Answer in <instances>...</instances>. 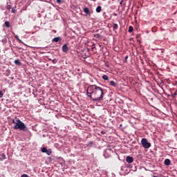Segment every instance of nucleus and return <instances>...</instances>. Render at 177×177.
Instances as JSON below:
<instances>
[{
  "mask_svg": "<svg viewBox=\"0 0 177 177\" xmlns=\"http://www.w3.org/2000/svg\"><path fill=\"white\" fill-rule=\"evenodd\" d=\"M94 38H100L101 35L99 33L93 35Z\"/></svg>",
  "mask_w": 177,
  "mask_h": 177,
  "instance_id": "20",
  "label": "nucleus"
},
{
  "mask_svg": "<svg viewBox=\"0 0 177 177\" xmlns=\"http://www.w3.org/2000/svg\"><path fill=\"white\" fill-rule=\"evenodd\" d=\"M15 64H17V66H21V62H20L19 59H15Z\"/></svg>",
  "mask_w": 177,
  "mask_h": 177,
  "instance_id": "14",
  "label": "nucleus"
},
{
  "mask_svg": "<svg viewBox=\"0 0 177 177\" xmlns=\"http://www.w3.org/2000/svg\"><path fill=\"white\" fill-rule=\"evenodd\" d=\"M165 165H171V160L169 159H165L164 162Z\"/></svg>",
  "mask_w": 177,
  "mask_h": 177,
  "instance_id": "11",
  "label": "nucleus"
},
{
  "mask_svg": "<svg viewBox=\"0 0 177 177\" xmlns=\"http://www.w3.org/2000/svg\"><path fill=\"white\" fill-rule=\"evenodd\" d=\"M113 30H117L118 28V24H113Z\"/></svg>",
  "mask_w": 177,
  "mask_h": 177,
  "instance_id": "19",
  "label": "nucleus"
},
{
  "mask_svg": "<svg viewBox=\"0 0 177 177\" xmlns=\"http://www.w3.org/2000/svg\"><path fill=\"white\" fill-rule=\"evenodd\" d=\"M62 52H64V53H67V52H68V46H67V44L63 45Z\"/></svg>",
  "mask_w": 177,
  "mask_h": 177,
  "instance_id": "6",
  "label": "nucleus"
},
{
  "mask_svg": "<svg viewBox=\"0 0 177 177\" xmlns=\"http://www.w3.org/2000/svg\"><path fill=\"white\" fill-rule=\"evenodd\" d=\"M101 135H106V131H101L100 132Z\"/></svg>",
  "mask_w": 177,
  "mask_h": 177,
  "instance_id": "29",
  "label": "nucleus"
},
{
  "mask_svg": "<svg viewBox=\"0 0 177 177\" xmlns=\"http://www.w3.org/2000/svg\"><path fill=\"white\" fill-rule=\"evenodd\" d=\"M41 152H42V153H45V147H43L41 148Z\"/></svg>",
  "mask_w": 177,
  "mask_h": 177,
  "instance_id": "31",
  "label": "nucleus"
},
{
  "mask_svg": "<svg viewBox=\"0 0 177 177\" xmlns=\"http://www.w3.org/2000/svg\"><path fill=\"white\" fill-rule=\"evenodd\" d=\"M5 15H8V13L6 12H5Z\"/></svg>",
  "mask_w": 177,
  "mask_h": 177,
  "instance_id": "45",
  "label": "nucleus"
},
{
  "mask_svg": "<svg viewBox=\"0 0 177 177\" xmlns=\"http://www.w3.org/2000/svg\"><path fill=\"white\" fill-rule=\"evenodd\" d=\"M6 9H7V10H10V9H12V6L8 4L7 6H6Z\"/></svg>",
  "mask_w": 177,
  "mask_h": 177,
  "instance_id": "22",
  "label": "nucleus"
},
{
  "mask_svg": "<svg viewBox=\"0 0 177 177\" xmlns=\"http://www.w3.org/2000/svg\"><path fill=\"white\" fill-rule=\"evenodd\" d=\"M111 153H113L111 149H106L104 151L103 156L105 158H109V157H111Z\"/></svg>",
  "mask_w": 177,
  "mask_h": 177,
  "instance_id": "4",
  "label": "nucleus"
},
{
  "mask_svg": "<svg viewBox=\"0 0 177 177\" xmlns=\"http://www.w3.org/2000/svg\"><path fill=\"white\" fill-rule=\"evenodd\" d=\"M102 79L104 80V81H109V76H107L106 75H104L102 76Z\"/></svg>",
  "mask_w": 177,
  "mask_h": 177,
  "instance_id": "16",
  "label": "nucleus"
},
{
  "mask_svg": "<svg viewBox=\"0 0 177 177\" xmlns=\"http://www.w3.org/2000/svg\"><path fill=\"white\" fill-rule=\"evenodd\" d=\"M132 31H133V27L129 26V32H132Z\"/></svg>",
  "mask_w": 177,
  "mask_h": 177,
  "instance_id": "24",
  "label": "nucleus"
},
{
  "mask_svg": "<svg viewBox=\"0 0 177 177\" xmlns=\"http://www.w3.org/2000/svg\"><path fill=\"white\" fill-rule=\"evenodd\" d=\"M3 160L1 159V156H0V161H2Z\"/></svg>",
  "mask_w": 177,
  "mask_h": 177,
  "instance_id": "42",
  "label": "nucleus"
},
{
  "mask_svg": "<svg viewBox=\"0 0 177 177\" xmlns=\"http://www.w3.org/2000/svg\"><path fill=\"white\" fill-rule=\"evenodd\" d=\"M57 3H59V4L63 3V1H62V0H57Z\"/></svg>",
  "mask_w": 177,
  "mask_h": 177,
  "instance_id": "28",
  "label": "nucleus"
},
{
  "mask_svg": "<svg viewBox=\"0 0 177 177\" xmlns=\"http://www.w3.org/2000/svg\"><path fill=\"white\" fill-rule=\"evenodd\" d=\"M91 1H93L94 2L96 1V0H91Z\"/></svg>",
  "mask_w": 177,
  "mask_h": 177,
  "instance_id": "44",
  "label": "nucleus"
},
{
  "mask_svg": "<svg viewBox=\"0 0 177 177\" xmlns=\"http://www.w3.org/2000/svg\"><path fill=\"white\" fill-rule=\"evenodd\" d=\"M48 160H49V161H51V158H50V157H48Z\"/></svg>",
  "mask_w": 177,
  "mask_h": 177,
  "instance_id": "41",
  "label": "nucleus"
},
{
  "mask_svg": "<svg viewBox=\"0 0 177 177\" xmlns=\"http://www.w3.org/2000/svg\"><path fill=\"white\" fill-rule=\"evenodd\" d=\"M21 177H29L27 174H22Z\"/></svg>",
  "mask_w": 177,
  "mask_h": 177,
  "instance_id": "32",
  "label": "nucleus"
},
{
  "mask_svg": "<svg viewBox=\"0 0 177 177\" xmlns=\"http://www.w3.org/2000/svg\"><path fill=\"white\" fill-rule=\"evenodd\" d=\"M45 153L47 154V156H50L52 154V149L48 148H45Z\"/></svg>",
  "mask_w": 177,
  "mask_h": 177,
  "instance_id": "9",
  "label": "nucleus"
},
{
  "mask_svg": "<svg viewBox=\"0 0 177 177\" xmlns=\"http://www.w3.org/2000/svg\"><path fill=\"white\" fill-rule=\"evenodd\" d=\"M86 95L93 102H102L104 97V90L96 84H92L87 88Z\"/></svg>",
  "mask_w": 177,
  "mask_h": 177,
  "instance_id": "1",
  "label": "nucleus"
},
{
  "mask_svg": "<svg viewBox=\"0 0 177 177\" xmlns=\"http://www.w3.org/2000/svg\"><path fill=\"white\" fill-rule=\"evenodd\" d=\"M105 66H106V67H109V64L106 63V64H105Z\"/></svg>",
  "mask_w": 177,
  "mask_h": 177,
  "instance_id": "40",
  "label": "nucleus"
},
{
  "mask_svg": "<svg viewBox=\"0 0 177 177\" xmlns=\"http://www.w3.org/2000/svg\"><path fill=\"white\" fill-rule=\"evenodd\" d=\"M43 137L45 138V134L43 135Z\"/></svg>",
  "mask_w": 177,
  "mask_h": 177,
  "instance_id": "43",
  "label": "nucleus"
},
{
  "mask_svg": "<svg viewBox=\"0 0 177 177\" xmlns=\"http://www.w3.org/2000/svg\"><path fill=\"white\" fill-rule=\"evenodd\" d=\"M126 161L129 164H132V162H133V157L129 156H127L126 157Z\"/></svg>",
  "mask_w": 177,
  "mask_h": 177,
  "instance_id": "5",
  "label": "nucleus"
},
{
  "mask_svg": "<svg viewBox=\"0 0 177 177\" xmlns=\"http://www.w3.org/2000/svg\"><path fill=\"white\" fill-rule=\"evenodd\" d=\"M12 122H13V124H15V125H16V122H15V119L12 120Z\"/></svg>",
  "mask_w": 177,
  "mask_h": 177,
  "instance_id": "37",
  "label": "nucleus"
},
{
  "mask_svg": "<svg viewBox=\"0 0 177 177\" xmlns=\"http://www.w3.org/2000/svg\"><path fill=\"white\" fill-rule=\"evenodd\" d=\"M141 144L145 149H150L151 144L147 141V138H142L141 140Z\"/></svg>",
  "mask_w": 177,
  "mask_h": 177,
  "instance_id": "3",
  "label": "nucleus"
},
{
  "mask_svg": "<svg viewBox=\"0 0 177 177\" xmlns=\"http://www.w3.org/2000/svg\"><path fill=\"white\" fill-rule=\"evenodd\" d=\"M86 57H84V59H86Z\"/></svg>",
  "mask_w": 177,
  "mask_h": 177,
  "instance_id": "47",
  "label": "nucleus"
},
{
  "mask_svg": "<svg viewBox=\"0 0 177 177\" xmlns=\"http://www.w3.org/2000/svg\"><path fill=\"white\" fill-rule=\"evenodd\" d=\"M5 75H6V77H9V75H10V69H7L6 71Z\"/></svg>",
  "mask_w": 177,
  "mask_h": 177,
  "instance_id": "15",
  "label": "nucleus"
},
{
  "mask_svg": "<svg viewBox=\"0 0 177 177\" xmlns=\"http://www.w3.org/2000/svg\"><path fill=\"white\" fill-rule=\"evenodd\" d=\"M109 84H110V85H111V86H113L114 88H115V86H117V84H115V82H114V81H111L110 82H109Z\"/></svg>",
  "mask_w": 177,
  "mask_h": 177,
  "instance_id": "13",
  "label": "nucleus"
},
{
  "mask_svg": "<svg viewBox=\"0 0 177 177\" xmlns=\"http://www.w3.org/2000/svg\"><path fill=\"white\" fill-rule=\"evenodd\" d=\"M3 97V93H2L1 91H0V99Z\"/></svg>",
  "mask_w": 177,
  "mask_h": 177,
  "instance_id": "27",
  "label": "nucleus"
},
{
  "mask_svg": "<svg viewBox=\"0 0 177 177\" xmlns=\"http://www.w3.org/2000/svg\"><path fill=\"white\" fill-rule=\"evenodd\" d=\"M1 160H6V155H5V153H2L1 156H0Z\"/></svg>",
  "mask_w": 177,
  "mask_h": 177,
  "instance_id": "17",
  "label": "nucleus"
},
{
  "mask_svg": "<svg viewBox=\"0 0 177 177\" xmlns=\"http://www.w3.org/2000/svg\"><path fill=\"white\" fill-rule=\"evenodd\" d=\"M15 38H16V39H17V41H19V42H20L21 44H23V41H21V39H20L19 38V36H18V35H16V36H15Z\"/></svg>",
  "mask_w": 177,
  "mask_h": 177,
  "instance_id": "21",
  "label": "nucleus"
},
{
  "mask_svg": "<svg viewBox=\"0 0 177 177\" xmlns=\"http://www.w3.org/2000/svg\"><path fill=\"white\" fill-rule=\"evenodd\" d=\"M95 11H96L97 13H100V12H102V6H98L96 8Z\"/></svg>",
  "mask_w": 177,
  "mask_h": 177,
  "instance_id": "12",
  "label": "nucleus"
},
{
  "mask_svg": "<svg viewBox=\"0 0 177 177\" xmlns=\"http://www.w3.org/2000/svg\"><path fill=\"white\" fill-rule=\"evenodd\" d=\"M5 26L7 27V28H9V27H10V23L7 21L5 22Z\"/></svg>",
  "mask_w": 177,
  "mask_h": 177,
  "instance_id": "18",
  "label": "nucleus"
},
{
  "mask_svg": "<svg viewBox=\"0 0 177 177\" xmlns=\"http://www.w3.org/2000/svg\"><path fill=\"white\" fill-rule=\"evenodd\" d=\"M98 45H99L100 48H101V50H102V49H103V46H102L100 44H98Z\"/></svg>",
  "mask_w": 177,
  "mask_h": 177,
  "instance_id": "35",
  "label": "nucleus"
},
{
  "mask_svg": "<svg viewBox=\"0 0 177 177\" xmlns=\"http://www.w3.org/2000/svg\"><path fill=\"white\" fill-rule=\"evenodd\" d=\"M51 61L53 62V63L54 64H56V63H57V59H56L53 58Z\"/></svg>",
  "mask_w": 177,
  "mask_h": 177,
  "instance_id": "25",
  "label": "nucleus"
},
{
  "mask_svg": "<svg viewBox=\"0 0 177 177\" xmlns=\"http://www.w3.org/2000/svg\"><path fill=\"white\" fill-rule=\"evenodd\" d=\"M122 2H124L122 0L120 1V5H122Z\"/></svg>",
  "mask_w": 177,
  "mask_h": 177,
  "instance_id": "39",
  "label": "nucleus"
},
{
  "mask_svg": "<svg viewBox=\"0 0 177 177\" xmlns=\"http://www.w3.org/2000/svg\"><path fill=\"white\" fill-rule=\"evenodd\" d=\"M46 57H47V59H48V60L51 61L53 59H55V57H53V54H52L51 53H47V54L46 55Z\"/></svg>",
  "mask_w": 177,
  "mask_h": 177,
  "instance_id": "7",
  "label": "nucleus"
},
{
  "mask_svg": "<svg viewBox=\"0 0 177 177\" xmlns=\"http://www.w3.org/2000/svg\"><path fill=\"white\" fill-rule=\"evenodd\" d=\"M94 49H96V47H95V44H93L92 50H93Z\"/></svg>",
  "mask_w": 177,
  "mask_h": 177,
  "instance_id": "34",
  "label": "nucleus"
},
{
  "mask_svg": "<svg viewBox=\"0 0 177 177\" xmlns=\"http://www.w3.org/2000/svg\"><path fill=\"white\" fill-rule=\"evenodd\" d=\"M10 80H15V77H10Z\"/></svg>",
  "mask_w": 177,
  "mask_h": 177,
  "instance_id": "38",
  "label": "nucleus"
},
{
  "mask_svg": "<svg viewBox=\"0 0 177 177\" xmlns=\"http://www.w3.org/2000/svg\"><path fill=\"white\" fill-rule=\"evenodd\" d=\"M114 16H117V14H114Z\"/></svg>",
  "mask_w": 177,
  "mask_h": 177,
  "instance_id": "46",
  "label": "nucleus"
},
{
  "mask_svg": "<svg viewBox=\"0 0 177 177\" xmlns=\"http://www.w3.org/2000/svg\"><path fill=\"white\" fill-rule=\"evenodd\" d=\"M125 61L127 62V60H128V55H127L124 58Z\"/></svg>",
  "mask_w": 177,
  "mask_h": 177,
  "instance_id": "36",
  "label": "nucleus"
},
{
  "mask_svg": "<svg viewBox=\"0 0 177 177\" xmlns=\"http://www.w3.org/2000/svg\"><path fill=\"white\" fill-rule=\"evenodd\" d=\"M60 41H62V37H57L52 39V42H60Z\"/></svg>",
  "mask_w": 177,
  "mask_h": 177,
  "instance_id": "8",
  "label": "nucleus"
},
{
  "mask_svg": "<svg viewBox=\"0 0 177 177\" xmlns=\"http://www.w3.org/2000/svg\"><path fill=\"white\" fill-rule=\"evenodd\" d=\"M0 9L1 10H5V8H3V6L2 5L0 6Z\"/></svg>",
  "mask_w": 177,
  "mask_h": 177,
  "instance_id": "30",
  "label": "nucleus"
},
{
  "mask_svg": "<svg viewBox=\"0 0 177 177\" xmlns=\"http://www.w3.org/2000/svg\"><path fill=\"white\" fill-rule=\"evenodd\" d=\"M12 13H16V6L12 8Z\"/></svg>",
  "mask_w": 177,
  "mask_h": 177,
  "instance_id": "26",
  "label": "nucleus"
},
{
  "mask_svg": "<svg viewBox=\"0 0 177 177\" xmlns=\"http://www.w3.org/2000/svg\"><path fill=\"white\" fill-rule=\"evenodd\" d=\"M14 129H19V131H24L28 130L24 122H21L20 120H17L16 124L14 127Z\"/></svg>",
  "mask_w": 177,
  "mask_h": 177,
  "instance_id": "2",
  "label": "nucleus"
},
{
  "mask_svg": "<svg viewBox=\"0 0 177 177\" xmlns=\"http://www.w3.org/2000/svg\"><path fill=\"white\" fill-rule=\"evenodd\" d=\"M176 95H177V93L175 92V93L172 95V97H175V96H176Z\"/></svg>",
  "mask_w": 177,
  "mask_h": 177,
  "instance_id": "33",
  "label": "nucleus"
},
{
  "mask_svg": "<svg viewBox=\"0 0 177 177\" xmlns=\"http://www.w3.org/2000/svg\"><path fill=\"white\" fill-rule=\"evenodd\" d=\"M83 10L86 15H91V12L89 11V8L88 7L84 8Z\"/></svg>",
  "mask_w": 177,
  "mask_h": 177,
  "instance_id": "10",
  "label": "nucleus"
},
{
  "mask_svg": "<svg viewBox=\"0 0 177 177\" xmlns=\"http://www.w3.org/2000/svg\"><path fill=\"white\" fill-rule=\"evenodd\" d=\"M92 145H93V141H90L87 144V146H89L90 147H92Z\"/></svg>",
  "mask_w": 177,
  "mask_h": 177,
  "instance_id": "23",
  "label": "nucleus"
}]
</instances>
